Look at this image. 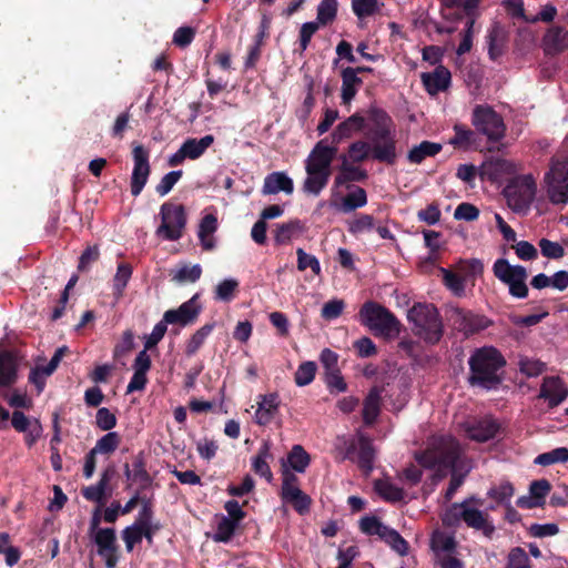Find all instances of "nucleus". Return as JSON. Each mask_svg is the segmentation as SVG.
I'll return each mask as SVG.
<instances>
[{
	"mask_svg": "<svg viewBox=\"0 0 568 568\" xmlns=\"http://www.w3.org/2000/svg\"><path fill=\"white\" fill-rule=\"evenodd\" d=\"M537 194L536 178L531 174L517 175L504 189L508 207L517 214L526 215Z\"/></svg>",
	"mask_w": 568,
	"mask_h": 568,
	"instance_id": "nucleus-7",
	"label": "nucleus"
},
{
	"mask_svg": "<svg viewBox=\"0 0 568 568\" xmlns=\"http://www.w3.org/2000/svg\"><path fill=\"white\" fill-rule=\"evenodd\" d=\"M200 305L196 303V296L181 304L176 310H169L164 313L163 317L169 324H178L186 326L197 317L200 313Z\"/></svg>",
	"mask_w": 568,
	"mask_h": 568,
	"instance_id": "nucleus-24",
	"label": "nucleus"
},
{
	"mask_svg": "<svg viewBox=\"0 0 568 568\" xmlns=\"http://www.w3.org/2000/svg\"><path fill=\"white\" fill-rule=\"evenodd\" d=\"M376 493L387 501H399L404 498V491L388 479H378L375 481Z\"/></svg>",
	"mask_w": 568,
	"mask_h": 568,
	"instance_id": "nucleus-42",
	"label": "nucleus"
},
{
	"mask_svg": "<svg viewBox=\"0 0 568 568\" xmlns=\"http://www.w3.org/2000/svg\"><path fill=\"white\" fill-rule=\"evenodd\" d=\"M450 72L443 65L437 67L433 72L422 74L423 84L432 95L445 91L450 84Z\"/></svg>",
	"mask_w": 568,
	"mask_h": 568,
	"instance_id": "nucleus-29",
	"label": "nucleus"
},
{
	"mask_svg": "<svg viewBox=\"0 0 568 568\" xmlns=\"http://www.w3.org/2000/svg\"><path fill=\"white\" fill-rule=\"evenodd\" d=\"M429 548L434 555V560L444 556L458 554V542L455 535L439 528L434 529L432 532L429 538Z\"/></svg>",
	"mask_w": 568,
	"mask_h": 568,
	"instance_id": "nucleus-23",
	"label": "nucleus"
},
{
	"mask_svg": "<svg viewBox=\"0 0 568 568\" xmlns=\"http://www.w3.org/2000/svg\"><path fill=\"white\" fill-rule=\"evenodd\" d=\"M213 329L212 324H206L199 328L187 341L185 346V353L187 356L194 355L200 347L204 344L206 337L211 334Z\"/></svg>",
	"mask_w": 568,
	"mask_h": 568,
	"instance_id": "nucleus-54",
	"label": "nucleus"
},
{
	"mask_svg": "<svg viewBox=\"0 0 568 568\" xmlns=\"http://www.w3.org/2000/svg\"><path fill=\"white\" fill-rule=\"evenodd\" d=\"M11 424L17 432L24 434V440L28 447H32L42 436L43 428L39 419L29 418L20 410L13 412Z\"/></svg>",
	"mask_w": 568,
	"mask_h": 568,
	"instance_id": "nucleus-20",
	"label": "nucleus"
},
{
	"mask_svg": "<svg viewBox=\"0 0 568 568\" xmlns=\"http://www.w3.org/2000/svg\"><path fill=\"white\" fill-rule=\"evenodd\" d=\"M342 164L339 166V173L335 176L334 182L331 186V199L329 201H320L314 211L315 215L321 216L323 209L326 206H337L341 200V189L352 181H361L366 178L365 171L354 166L347 159L346 155L341 156Z\"/></svg>",
	"mask_w": 568,
	"mask_h": 568,
	"instance_id": "nucleus-13",
	"label": "nucleus"
},
{
	"mask_svg": "<svg viewBox=\"0 0 568 568\" xmlns=\"http://www.w3.org/2000/svg\"><path fill=\"white\" fill-rule=\"evenodd\" d=\"M376 130L371 149L372 156L381 162L393 164L396 160L395 128L392 119L383 111L374 112Z\"/></svg>",
	"mask_w": 568,
	"mask_h": 568,
	"instance_id": "nucleus-6",
	"label": "nucleus"
},
{
	"mask_svg": "<svg viewBox=\"0 0 568 568\" xmlns=\"http://www.w3.org/2000/svg\"><path fill=\"white\" fill-rule=\"evenodd\" d=\"M462 449L457 440L447 436H434L424 452L415 455L416 462L424 468L430 469L436 476L443 477L448 470H455L460 460Z\"/></svg>",
	"mask_w": 568,
	"mask_h": 568,
	"instance_id": "nucleus-1",
	"label": "nucleus"
},
{
	"mask_svg": "<svg viewBox=\"0 0 568 568\" xmlns=\"http://www.w3.org/2000/svg\"><path fill=\"white\" fill-rule=\"evenodd\" d=\"M316 364L314 362L302 363L295 372V383L297 386L311 384L315 377Z\"/></svg>",
	"mask_w": 568,
	"mask_h": 568,
	"instance_id": "nucleus-60",
	"label": "nucleus"
},
{
	"mask_svg": "<svg viewBox=\"0 0 568 568\" xmlns=\"http://www.w3.org/2000/svg\"><path fill=\"white\" fill-rule=\"evenodd\" d=\"M455 268L458 273L463 274L462 276L465 277V280L469 277H476L480 276L484 272V264L478 258H470V260H459Z\"/></svg>",
	"mask_w": 568,
	"mask_h": 568,
	"instance_id": "nucleus-51",
	"label": "nucleus"
},
{
	"mask_svg": "<svg viewBox=\"0 0 568 568\" xmlns=\"http://www.w3.org/2000/svg\"><path fill=\"white\" fill-rule=\"evenodd\" d=\"M356 450L359 467L366 474L371 473L375 459V449L372 440L361 432L356 434V439L348 446L345 458H352Z\"/></svg>",
	"mask_w": 568,
	"mask_h": 568,
	"instance_id": "nucleus-17",
	"label": "nucleus"
},
{
	"mask_svg": "<svg viewBox=\"0 0 568 568\" xmlns=\"http://www.w3.org/2000/svg\"><path fill=\"white\" fill-rule=\"evenodd\" d=\"M506 568H531L526 551L520 547L513 548L508 554Z\"/></svg>",
	"mask_w": 568,
	"mask_h": 568,
	"instance_id": "nucleus-64",
	"label": "nucleus"
},
{
	"mask_svg": "<svg viewBox=\"0 0 568 568\" xmlns=\"http://www.w3.org/2000/svg\"><path fill=\"white\" fill-rule=\"evenodd\" d=\"M488 55L491 60L496 61L506 51L508 42V32L499 23L493 24L486 36Z\"/></svg>",
	"mask_w": 568,
	"mask_h": 568,
	"instance_id": "nucleus-27",
	"label": "nucleus"
},
{
	"mask_svg": "<svg viewBox=\"0 0 568 568\" xmlns=\"http://www.w3.org/2000/svg\"><path fill=\"white\" fill-rule=\"evenodd\" d=\"M271 458V445L268 442H264L258 453L252 460L253 470L265 478L268 483L273 479V474L267 464V459Z\"/></svg>",
	"mask_w": 568,
	"mask_h": 568,
	"instance_id": "nucleus-37",
	"label": "nucleus"
},
{
	"mask_svg": "<svg viewBox=\"0 0 568 568\" xmlns=\"http://www.w3.org/2000/svg\"><path fill=\"white\" fill-rule=\"evenodd\" d=\"M372 155L371 144L365 141H356L348 146L347 159L352 162H363Z\"/></svg>",
	"mask_w": 568,
	"mask_h": 568,
	"instance_id": "nucleus-59",
	"label": "nucleus"
},
{
	"mask_svg": "<svg viewBox=\"0 0 568 568\" xmlns=\"http://www.w3.org/2000/svg\"><path fill=\"white\" fill-rule=\"evenodd\" d=\"M454 323L466 335L478 333L491 325V321L488 317L463 310L454 311Z\"/></svg>",
	"mask_w": 568,
	"mask_h": 568,
	"instance_id": "nucleus-22",
	"label": "nucleus"
},
{
	"mask_svg": "<svg viewBox=\"0 0 568 568\" xmlns=\"http://www.w3.org/2000/svg\"><path fill=\"white\" fill-rule=\"evenodd\" d=\"M364 126V116L355 113L336 126L332 133V139L334 142L339 143L343 140L351 138L355 132L362 131Z\"/></svg>",
	"mask_w": 568,
	"mask_h": 568,
	"instance_id": "nucleus-32",
	"label": "nucleus"
},
{
	"mask_svg": "<svg viewBox=\"0 0 568 568\" xmlns=\"http://www.w3.org/2000/svg\"><path fill=\"white\" fill-rule=\"evenodd\" d=\"M442 150V144L423 141L418 145L412 148V150L407 154V159L410 163L419 164L426 158L435 156Z\"/></svg>",
	"mask_w": 568,
	"mask_h": 568,
	"instance_id": "nucleus-38",
	"label": "nucleus"
},
{
	"mask_svg": "<svg viewBox=\"0 0 568 568\" xmlns=\"http://www.w3.org/2000/svg\"><path fill=\"white\" fill-rule=\"evenodd\" d=\"M538 397L549 407H556L568 397V387L559 376H546L541 382Z\"/></svg>",
	"mask_w": 568,
	"mask_h": 568,
	"instance_id": "nucleus-18",
	"label": "nucleus"
},
{
	"mask_svg": "<svg viewBox=\"0 0 568 568\" xmlns=\"http://www.w3.org/2000/svg\"><path fill=\"white\" fill-rule=\"evenodd\" d=\"M541 49L546 55H558L568 49V31L560 26L548 28L541 38Z\"/></svg>",
	"mask_w": 568,
	"mask_h": 568,
	"instance_id": "nucleus-21",
	"label": "nucleus"
},
{
	"mask_svg": "<svg viewBox=\"0 0 568 568\" xmlns=\"http://www.w3.org/2000/svg\"><path fill=\"white\" fill-rule=\"evenodd\" d=\"M464 429L470 439L476 442H487L498 434L500 425L493 417L486 416L480 419L465 423Z\"/></svg>",
	"mask_w": 568,
	"mask_h": 568,
	"instance_id": "nucleus-19",
	"label": "nucleus"
},
{
	"mask_svg": "<svg viewBox=\"0 0 568 568\" xmlns=\"http://www.w3.org/2000/svg\"><path fill=\"white\" fill-rule=\"evenodd\" d=\"M454 136L448 141L450 145L459 150H469L476 142V134L463 124L454 125Z\"/></svg>",
	"mask_w": 568,
	"mask_h": 568,
	"instance_id": "nucleus-39",
	"label": "nucleus"
},
{
	"mask_svg": "<svg viewBox=\"0 0 568 568\" xmlns=\"http://www.w3.org/2000/svg\"><path fill=\"white\" fill-rule=\"evenodd\" d=\"M548 201L556 206L568 204V160H552L542 179Z\"/></svg>",
	"mask_w": 568,
	"mask_h": 568,
	"instance_id": "nucleus-9",
	"label": "nucleus"
},
{
	"mask_svg": "<svg viewBox=\"0 0 568 568\" xmlns=\"http://www.w3.org/2000/svg\"><path fill=\"white\" fill-rule=\"evenodd\" d=\"M337 0H322L317 7V14L315 22L321 27L332 23L337 14Z\"/></svg>",
	"mask_w": 568,
	"mask_h": 568,
	"instance_id": "nucleus-46",
	"label": "nucleus"
},
{
	"mask_svg": "<svg viewBox=\"0 0 568 568\" xmlns=\"http://www.w3.org/2000/svg\"><path fill=\"white\" fill-rule=\"evenodd\" d=\"M201 275L202 267L200 264H184L172 272V280L179 284L195 283L201 277Z\"/></svg>",
	"mask_w": 568,
	"mask_h": 568,
	"instance_id": "nucleus-43",
	"label": "nucleus"
},
{
	"mask_svg": "<svg viewBox=\"0 0 568 568\" xmlns=\"http://www.w3.org/2000/svg\"><path fill=\"white\" fill-rule=\"evenodd\" d=\"M382 539L398 555L406 556L408 554V542L395 529L388 527Z\"/></svg>",
	"mask_w": 568,
	"mask_h": 568,
	"instance_id": "nucleus-55",
	"label": "nucleus"
},
{
	"mask_svg": "<svg viewBox=\"0 0 568 568\" xmlns=\"http://www.w3.org/2000/svg\"><path fill=\"white\" fill-rule=\"evenodd\" d=\"M342 102L344 104H349L351 101L355 98L358 88L362 85V79L356 75V70L348 67L342 70Z\"/></svg>",
	"mask_w": 568,
	"mask_h": 568,
	"instance_id": "nucleus-33",
	"label": "nucleus"
},
{
	"mask_svg": "<svg viewBox=\"0 0 568 568\" xmlns=\"http://www.w3.org/2000/svg\"><path fill=\"white\" fill-rule=\"evenodd\" d=\"M237 526H239V523H236L235 520H233L226 516L220 517L217 519L216 531L213 536V539L215 541H220V542L229 541L232 538V536L234 535V531Z\"/></svg>",
	"mask_w": 568,
	"mask_h": 568,
	"instance_id": "nucleus-50",
	"label": "nucleus"
},
{
	"mask_svg": "<svg viewBox=\"0 0 568 568\" xmlns=\"http://www.w3.org/2000/svg\"><path fill=\"white\" fill-rule=\"evenodd\" d=\"M17 358L10 352L0 351V386H9L17 379Z\"/></svg>",
	"mask_w": 568,
	"mask_h": 568,
	"instance_id": "nucleus-34",
	"label": "nucleus"
},
{
	"mask_svg": "<svg viewBox=\"0 0 568 568\" xmlns=\"http://www.w3.org/2000/svg\"><path fill=\"white\" fill-rule=\"evenodd\" d=\"M132 275V268L128 264H120L113 278L115 294L121 296Z\"/></svg>",
	"mask_w": 568,
	"mask_h": 568,
	"instance_id": "nucleus-63",
	"label": "nucleus"
},
{
	"mask_svg": "<svg viewBox=\"0 0 568 568\" xmlns=\"http://www.w3.org/2000/svg\"><path fill=\"white\" fill-rule=\"evenodd\" d=\"M303 231V226L298 221H291L288 223L281 224L277 227L275 234V242L278 244H285L298 236Z\"/></svg>",
	"mask_w": 568,
	"mask_h": 568,
	"instance_id": "nucleus-49",
	"label": "nucleus"
},
{
	"mask_svg": "<svg viewBox=\"0 0 568 568\" xmlns=\"http://www.w3.org/2000/svg\"><path fill=\"white\" fill-rule=\"evenodd\" d=\"M493 273L501 283L506 284L509 294L515 298H526L528 295L526 267L511 265L506 258H498L493 265Z\"/></svg>",
	"mask_w": 568,
	"mask_h": 568,
	"instance_id": "nucleus-10",
	"label": "nucleus"
},
{
	"mask_svg": "<svg viewBox=\"0 0 568 568\" xmlns=\"http://www.w3.org/2000/svg\"><path fill=\"white\" fill-rule=\"evenodd\" d=\"M217 230V217L215 214H205L197 230V236L202 247L205 251H211L215 247L214 233Z\"/></svg>",
	"mask_w": 568,
	"mask_h": 568,
	"instance_id": "nucleus-31",
	"label": "nucleus"
},
{
	"mask_svg": "<svg viewBox=\"0 0 568 568\" xmlns=\"http://www.w3.org/2000/svg\"><path fill=\"white\" fill-rule=\"evenodd\" d=\"M336 153L337 149L329 145L326 140H321L315 144L305 160L306 178L302 185L304 193L318 196L326 187Z\"/></svg>",
	"mask_w": 568,
	"mask_h": 568,
	"instance_id": "nucleus-2",
	"label": "nucleus"
},
{
	"mask_svg": "<svg viewBox=\"0 0 568 568\" xmlns=\"http://www.w3.org/2000/svg\"><path fill=\"white\" fill-rule=\"evenodd\" d=\"M297 478L290 470L283 473L282 499L291 504L293 508L301 515L310 511L312 499L308 495L297 486Z\"/></svg>",
	"mask_w": 568,
	"mask_h": 568,
	"instance_id": "nucleus-15",
	"label": "nucleus"
},
{
	"mask_svg": "<svg viewBox=\"0 0 568 568\" xmlns=\"http://www.w3.org/2000/svg\"><path fill=\"white\" fill-rule=\"evenodd\" d=\"M133 170L131 174V194L138 196L144 189L151 172L149 151L143 145L136 144L132 150Z\"/></svg>",
	"mask_w": 568,
	"mask_h": 568,
	"instance_id": "nucleus-14",
	"label": "nucleus"
},
{
	"mask_svg": "<svg viewBox=\"0 0 568 568\" xmlns=\"http://www.w3.org/2000/svg\"><path fill=\"white\" fill-rule=\"evenodd\" d=\"M374 229V217L368 214H362L348 222V232L355 235L371 232Z\"/></svg>",
	"mask_w": 568,
	"mask_h": 568,
	"instance_id": "nucleus-58",
	"label": "nucleus"
},
{
	"mask_svg": "<svg viewBox=\"0 0 568 568\" xmlns=\"http://www.w3.org/2000/svg\"><path fill=\"white\" fill-rule=\"evenodd\" d=\"M98 547V554L105 562L106 568H115L119 556L116 534L113 528L97 529L90 535Z\"/></svg>",
	"mask_w": 568,
	"mask_h": 568,
	"instance_id": "nucleus-16",
	"label": "nucleus"
},
{
	"mask_svg": "<svg viewBox=\"0 0 568 568\" xmlns=\"http://www.w3.org/2000/svg\"><path fill=\"white\" fill-rule=\"evenodd\" d=\"M381 409V392L378 388H373L364 402L363 418L366 424L375 422Z\"/></svg>",
	"mask_w": 568,
	"mask_h": 568,
	"instance_id": "nucleus-40",
	"label": "nucleus"
},
{
	"mask_svg": "<svg viewBox=\"0 0 568 568\" xmlns=\"http://www.w3.org/2000/svg\"><path fill=\"white\" fill-rule=\"evenodd\" d=\"M568 462V448L558 447L550 452L542 453L535 458V464L540 466H549L557 463Z\"/></svg>",
	"mask_w": 568,
	"mask_h": 568,
	"instance_id": "nucleus-52",
	"label": "nucleus"
},
{
	"mask_svg": "<svg viewBox=\"0 0 568 568\" xmlns=\"http://www.w3.org/2000/svg\"><path fill=\"white\" fill-rule=\"evenodd\" d=\"M291 195L294 192V182L284 171H276L264 178L262 193L264 195H275L278 193Z\"/></svg>",
	"mask_w": 568,
	"mask_h": 568,
	"instance_id": "nucleus-25",
	"label": "nucleus"
},
{
	"mask_svg": "<svg viewBox=\"0 0 568 568\" xmlns=\"http://www.w3.org/2000/svg\"><path fill=\"white\" fill-rule=\"evenodd\" d=\"M519 371L527 377H537L546 371V364L537 358L523 356L518 362Z\"/></svg>",
	"mask_w": 568,
	"mask_h": 568,
	"instance_id": "nucleus-53",
	"label": "nucleus"
},
{
	"mask_svg": "<svg viewBox=\"0 0 568 568\" xmlns=\"http://www.w3.org/2000/svg\"><path fill=\"white\" fill-rule=\"evenodd\" d=\"M407 318L416 336L429 344L437 343L443 335V324L437 308L433 304L417 303L409 311Z\"/></svg>",
	"mask_w": 568,
	"mask_h": 568,
	"instance_id": "nucleus-5",
	"label": "nucleus"
},
{
	"mask_svg": "<svg viewBox=\"0 0 568 568\" xmlns=\"http://www.w3.org/2000/svg\"><path fill=\"white\" fill-rule=\"evenodd\" d=\"M361 530L369 536H378L381 539L385 535L387 530V526H385L378 518L374 516H366L359 521Z\"/></svg>",
	"mask_w": 568,
	"mask_h": 568,
	"instance_id": "nucleus-57",
	"label": "nucleus"
},
{
	"mask_svg": "<svg viewBox=\"0 0 568 568\" xmlns=\"http://www.w3.org/2000/svg\"><path fill=\"white\" fill-rule=\"evenodd\" d=\"M361 323L376 335L395 338L400 332L399 321L384 306L366 302L359 311Z\"/></svg>",
	"mask_w": 568,
	"mask_h": 568,
	"instance_id": "nucleus-8",
	"label": "nucleus"
},
{
	"mask_svg": "<svg viewBox=\"0 0 568 568\" xmlns=\"http://www.w3.org/2000/svg\"><path fill=\"white\" fill-rule=\"evenodd\" d=\"M352 9L359 19L373 16L378 11L377 0H352Z\"/></svg>",
	"mask_w": 568,
	"mask_h": 568,
	"instance_id": "nucleus-62",
	"label": "nucleus"
},
{
	"mask_svg": "<svg viewBox=\"0 0 568 568\" xmlns=\"http://www.w3.org/2000/svg\"><path fill=\"white\" fill-rule=\"evenodd\" d=\"M311 463V457L308 453L301 446L294 445L291 452L287 455V459L283 463V473L286 469V466H290L293 470L297 473H304Z\"/></svg>",
	"mask_w": 568,
	"mask_h": 568,
	"instance_id": "nucleus-36",
	"label": "nucleus"
},
{
	"mask_svg": "<svg viewBox=\"0 0 568 568\" xmlns=\"http://www.w3.org/2000/svg\"><path fill=\"white\" fill-rule=\"evenodd\" d=\"M479 505L481 504L474 497L450 505L440 517L443 525L458 527L460 523H465L469 528L491 537L495 526L489 521L488 515L479 509Z\"/></svg>",
	"mask_w": 568,
	"mask_h": 568,
	"instance_id": "nucleus-3",
	"label": "nucleus"
},
{
	"mask_svg": "<svg viewBox=\"0 0 568 568\" xmlns=\"http://www.w3.org/2000/svg\"><path fill=\"white\" fill-rule=\"evenodd\" d=\"M122 539L125 544L126 551L131 552L136 544L143 539V519H138L131 526L122 530Z\"/></svg>",
	"mask_w": 568,
	"mask_h": 568,
	"instance_id": "nucleus-44",
	"label": "nucleus"
},
{
	"mask_svg": "<svg viewBox=\"0 0 568 568\" xmlns=\"http://www.w3.org/2000/svg\"><path fill=\"white\" fill-rule=\"evenodd\" d=\"M161 224L156 235L168 241H176L182 237L186 225V212L183 205L163 203L160 207Z\"/></svg>",
	"mask_w": 568,
	"mask_h": 568,
	"instance_id": "nucleus-11",
	"label": "nucleus"
},
{
	"mask_svg": "<svg viewBox=\"0 0 568 568\" xmlns=\"http://www.w3.org/2000/svg\"><path fill=\"white\" fill-rule=\"evenodd\" d=\"M539 248L541 254L551 260H559L565 256V248L558 242H552L548 239H541L539 241Z\"/></svg>",
	"mask_w": 568,
	"mask_h": 568,
	"instance_id": "nucleus-61",
	"label": "nucleus"
},
{
	"mask_svg": "<svg viewBox=\"0 0 568 568\" xmlns=\"http://www.w3.org/2000/svg\"><path fill=\"white\" fill-rule=\"evenodd\" d=\"M346 187L348 190V194L343 196V192L341 191V200L337 206H329L331 209L341 211L343 213H349L366 205L367 196L364 189L349 185Z\"/></svg>",
	"mask_w": 568,
	"mask_h": 568,
	"instance_id": "nucleus-30",
	"label": "nucleus"
},
{
	"mask_svg": "<svg viewBox=\"0 0 568 568\" xmlns=\"http://www.w3.org/2000/svg\"><path fill=\"white\" fill-rule=\"evenodd\" d=\"M505 365L501 354L494 347L477 349L469 358V383L486 389L500 383L498 371Z\"/></svg>",
	"mask_w": 568,
	"mask_h": 568,
	"instance_id": "nucleus-4",
	"label": "nucleus"
},
{
	"mask_svg": "<svg viewBox=\"0 0 568 568\" xmlns=\"http://www.w3.org/2000/svg\"><path fill=\"white\" fill-rule=\"evenodd\" d=\"M445 286L458 297L465 296L466 280L462 275L454 273L447 268L440 267Z\"/></svg>",
	"mask_w": 568,
	"mask_h": 568,
	"instance_id": "nucleus-41",
	"label": "nucleus"
},
{
	"mask_svg": "<svg viewBox=\"0 0 568 568\" xmlns=\"http://www.w3.org/2000/svg\"><path fill=\"white\" fill-rule=\"evenodd\" d=\"M239 291V281L229 277L221 281L214 290V298L221 302H231Z\"/></svg>",
	"mask_w": 568,
	"mask_h": 568,
	"instance_id": "nucleus-45",
	"label": "nucleus"
},
{
	"mask_svg": "<svg viewBox=\"0 0 568 568\" xmlns=\"http://www.w3.org/2000/svg\"><path fill=\"white\" fill-rule=\"evenodd\" d=\"M280 400L277 394L260 395L254 420L258 425H267L278 412Z\"/></svg>",
	"mask_w": 568,
	"mask_h": 568,
	"instance_id": "nucleus-28",
	"label": "nucleus"
},
{
	"mask_svg": "<svg viewBox=\"0 0 568 568\" xmlns=\"http://www.w3.org/2000/svg\"><path fill=\"white\" fill-rule=\"evenodd\" d=\"M213 142L214 136L207 134L201 139H186L181 146L183 148V152H185L187 159L196 160L206 152V150L213 144Z\"/></svg>",
	"mask_w": 568,
	"mask_h": 568,
	"instance_id": "nucleus-35",
	"label": "nucleus"
},
{
	"mask_svg": "<svg viewBox=\"0 0 568 568\" xmlns=\"http://www.w3.org/2000/svg\"><path fill=\"white\" fill-rule=\"evenodd\" d=\"M550 488V483L547 479L532 481L529 487V495L519 497L517 505L528 509L541 507L545 504V498L549 494Z\"/></svg>",
	"mask_w": 568,
	"mask_h": 568,
	"instance_id": "nucleus-26",
	"label": "nucleus"
},
{
	"mask_svg": "<svg viewBox=\"0 0 568 568\" xmlns=\"http://www.w3.org/2000/svg\"><path fill=\"white\" fill-rule=\"evenodd\" d=\"M121 442V437L116 432H108L100 439H98L95 446L91 449L93 454H112L116 450Z\"/></svg>",
	"mask_w": 568,
	"mask_h": 568,
	"instance_id": "nucleus-48",
	"label": "nucleus"
},
{
	"mask_svg": "<svg viewBox=\"0 0 568 568\" xmlns=\"http://www.w3.org/2000/svg\"><path fill=\"white\" fill-rule=\"evenodd\" d=\"M109 480H110V476H109L108 471H104L95 485L85 487L82 490L83 497L91 501L102 503L103 499L105 498V490H106Z\"/></svg>",
	"mask_w": 568,
	"mask_h": 568,
	"instance_id": "nucleus-47",
	"label": "nucleus"
},
{
	"mask_svg": "<svg viewBox=\"0 0 568 568\" xmlns=\"http://www.w3.org/2000/svg\"><path fill=\"white\" fill-rule=\"evenodd\" d=\"M297 255V270L303 272L311 268L313 274L318 276L322 272L320 261L316 256L306 253L303 248L296 250Z\"/></svg>",
	"mask_w": 568,
	"mask_h": 568,
	"instance_id": "nucleus-56",
	"label": "nucleus"
},
{
	"mask_svg": "<svg viewBox=\"0 0 568 568\" xmlns=\"http://www.w3.org/2000/svg\"><path fill=\"white\" fill-rule=\"evenodd\" d=\"M471 124L488 141L501 140L506 132L503 118L489 105H476L471 114Z\"/></svg>",
	"mask_w": 568,
	"mask_h": 568,
	"instance_id": "nucleus-12",
	"label": "nucleus"
}]
</instances>
